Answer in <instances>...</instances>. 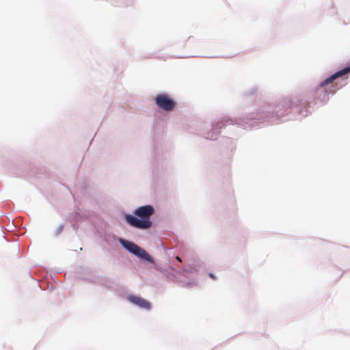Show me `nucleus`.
<instances>
[{"label": "nucleus", "mask_w": 350, "mask_h": 350, "mask_svg": "<svg viewBox=\"0 0 350 350\" xmlns=\"http://www.w3.org/2000/svg\"><path fill=\"white\" fill-rule=\"evenodd\" d=\"M154 212V208L150 205L139 206L135 210L133 213L141 219L131 215H126L125 219L128 224L134 228L148 229L152 226L150 217L153 215Z\"/></svg>", "instance_id": "1"}, {"label": "nucleus", "mask_w": 350, "mask_h": 350, "mask_svg": "<svg viewBox=\"0 0 350 350\" xmlns=\"http://www.w3.org/2000/svg\"><path fill=\"white\" fill-rule=\"evenodd\" d=\"M121 245L129 252L133 254L134 255L137 256V257L144 259L148 262H153L152 258L149 255L148 253L146 252V251L142 248H141L139 246H138L137 244L131 242L127 240H123L121 239L120 241Z\"/></svg>", "instance_id": "2"}, {"label": "nucleus", "mask_w": 350, "mask_h": 350, "mask_svg": "<svg viewBox=\"0 0 350 350\" xmlns=\"http://www.w3.org/2000/svg\"><path fill=\"white\" fill-rule=\"evenodd\" d=\"M155 103L159 108L166 111H172L176 105L174 100L165 94H158L155 98Z\"/></svg>", "instance_id": "3"}, {"label": "nucleus", "mask_w": 350, "mask_h": 350, "mask_svg": "<svg viewBox=\"0 0 350 350\" xmlns=\"http://www.w3.org/2000/svg\"><path fill=\"white\" fill-rule=\"evenodd\" d=\"M350 72V66L349 67L345 68L344 69L339 70L338 72L334 73L331 75L329 77L325 79L323 82H321L320 86L323 88L327 85H329L334 82L336 79L342 77L343 75Z\"/></svg>", "instance_id": "4"}, {"label": "nucleus", "mask_w": 350, "mask_h": 350, "mask_svg": "<svg viewBox=\"0 0 350 350\" xmlns=\"http://www.w3.org/2000/svg\"><path fill=\"white\" fill-rule=\"evenodd\" d=\"M127 299L130 302L146 310H150L151 308V304L142 297L135 295H129L128 296Z\"/></svg>", "instance_id": "5"}, {"label": "nucleus", "mask_w": 350, "mask_h": 350, "mask_svg": "<svg viewBox=\"0 0 350 350\" xmlns=\"http://www.w3.org/2000/svg\"><path fill=\"white\" fill-rule=\"evenodd\" d=\"M209 276H210L211 278L214 279V280L216 278H215V275H214V274H213V273H210V274H209Z\"/></svg>", "instance_id": "6"}, {"label": "nucleus", "mask_w": 350, "mask_h": 350, "mask_svg": "<svg viewBox=\"0 0 350 350\" xmlns=\"http://www.w3.org/2000/svg\"><path fill=\"white\" fill-rule=\"evenodd\" d=\"M176 260H178L179 262H182V260L181 258L179 257V256H176Z\"/></svg>", "instance_id": "7"}, {"label": "nucleus", "mask_w": 350, "mask_h": 350, "mask_svg": "<svg viewBox=\"0 0 350 350\" xmlns=\"http://www.w3.org/2000/svg\"><path fill=\"white\" fill-rule=\"evenodd\" d=\"M62 228H63L62 226L59 227V228L58 229V234L61 232Z\"/></svg>", "instance_id": "8"}]
</instances>
